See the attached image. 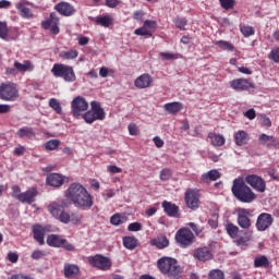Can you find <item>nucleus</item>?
Segmentation results:
<instances>
[{
	"mask_svg": "<svg viewBox=\"0 0 279 279\" xmlns=\"http://www.w3.org/2000/svg\"><path fill=\"white\" fill-rule=\"evenodd\" d=\"M65 208H69V201L61 198L58 201H52L48 204L47 210L49 215L60 223L72 226H82L84 221V216L80 213H69L65 211Z\"/></svg>",
	"mask_w": 279,
	"mask_h": 279,
	"instance_id": "f257e3e1",
	"label": "nucleus"
},
{
	"mask_svg": "<svg viewBox=\"0 0 279 279\" xmlns=\"http://www.w3.org/2000/svg\"><path fill=\"white\" fill-rule=\"evenodd\" d=\"M64 197L70 199L75 208H78L80 210H90L95 204L93 194L80 183L70 184L64 192Z\"/></svg>",
	"mask_w": 279,
	"mask_h": 279,
	"instance_id": "f03ea898",
	"label": "nucleus"
},
{
	"mask_svg": "<svg viewBox=\"0 0 279 279\" xmlns=\"http://www.w3.org/2000/svg\"><path fill=\"white\" fill-rule=\"evenodd\" d=\"M157 265L159 271L170 279H180L182 278V274H184V268L172 257H161L158 259Z\"/></svg>",
	"mask_w": 279,
	"mask_h": 279,
	"instance_id": "7ed1b4c3",
	"label": "nucleus"
},
{
	"mask_svg": "<svg viewBox=\"0 0 279 279\" xmlns=\"http://www.w3.org/2000/svg\"><path fill=\"white\" fill-rule=\"evenodd\" d=\"M234 197L242 204H252L256 199V194L252 191L243 179H235L231 189Z\"/></svg>",
	"mask_w": 279,
	"mask_h": 279,
	"instance_id": "20e7f679",
	"label": "nucleus"
},
{
	"mask_svg": "<svg viewBox=\"0 0 279 279\" xmlns=\"http://www.w3.org/2000/svg\"><path fill=\"white\" fill-rule=\"evenodd\" d=\"M90 110L83 114L85 123H95V121H104L106 119V111L101 108V105L98 101L90 102Z\"/></svg>",
	"mask_w": 279,
	"mask_h": 279,
	"instance_id": "39448f33",
	"label": "nucleus"
},
{
	"mask_svg": "<svg viewBox=\"0 0 279 279\" xmlns=\"http://www.w3.org/2000/svg\"><path fill=\"white\" fill-rule=\"evenodd\" d=\"M51 73L54 77H62L64 82H75L77 80L75 71H73V66L71 65L56 63L51 69Z\"/></svg>",
	"mask_w": 279,
	"mask_h": 279,
	"instance_id": "423d86ee",
	"label": "nucleus"
},
{
	"mask_svg": "<svg viewBox=\"0 0 279 279\" xmlns=\"http://www.w3.org/2000/svg\"><path fill=\"white\" fill-rule=\"evenodd\" d=\"M238 215L236 223L242 230H250L252 228V217H254V210L239 207L235 209Z\"/></svg>",
	"mask_w": 279,
	"mask_h": 279,
	"instance_id": "0eeeda50",
	"label": "nucleus"
},
{
	"mask_svg": "<svg viewBox=\"0 0 279 279\" xmlns=\"http://www.w3.org/2000/svg\"><path fill=\"white\" fill-rule=\"evenodd\" d=\"M0 99L2 101H16L19 99V89L14 83H2L0 85Z\"/></svg>",
	"mask_w": 279,
	"mask_h": 279,
	"instance_id": "6e6552de",
	"label": "nucleus"
},
{
	"mask_svg": "<svg viewBox=\"0 0 279 279\" xmlns=\"http://www.w3.org/2000/svg\"><path fill=\"white\" fill-rule=\"evenodd\" d=\"M175 241L180 247H189L195 243V234L189 228H182L177 232Z\"/></svg>",
	"mask_w": 279,
	"mask_h": 279,
	"instance_id": "1a4fd4ad",
	"label": "nucleus"
},
{
	"mask_svg": "<svg viewBox=\"0 0 279 279\" xmlns=\"http://www.w3.org/2000/svg\"><path fill=\"white\" fill-rule=\"evenodd\" d=\"M88 110V101L82 96L75 97L71 102V113L75 119H80V117H84L82 112H86Z\"/></svg>",
	"mask_w": 279,
	"mask_h": 279,
	"instance_id": "9d476101",
	"label": "nucleus"
},
{
	"mask_svg": "<svg viewBox=\"0 0 279 279\" xmlns=\"http://www.w3.org/2000/svg\"><path fill=\"white\" fill-rule=\"evenodd\" d=\"M89 265L92 267H96L97 269H100L101 271H108L110 267H112V262H110V258L104 257L101 255L92 256L88 258Z\"/></svg>",
	"mask_w": 279,
	"mask_h": 279,
	"instance_id": "9b49d317",
	"label": "nucleus"
},
{
	"mask_svg": "<svg viewBox=\"0 0 279 279\" xmlns=\"http://www.w3.org/2000/svg\"><path fill=\"white\" fill-rule=\"evenodd\" d=\"M274 223V217L271 214L263 213L257 217L255 228L258 232H265L268 228H271Z\"/></svg>",
	"mask_w": 279,
	"mask_h": 279,
	"instance_id": "f8f14e48",
	"label": "nucleus"
},
{
	"mask_svg": "<svg viewBox=\"0 0 279 279\" xmlns=\"http://www.w3.org/2000/svg\"><path fill=\"white\" fill-rule=\"evenodd\" d=\"M246 184H250L252 189L257 191L258 193H265L267 189V183H265V180L263 178L256 175V174H251L245 178Z\"/></svg>",
	"mask_w": 279,
	"mask_h": 279,
	"instance_id": "ddd939ff",
	"label": "nucleus"
},
{
	"mask_svg": "<svg viewBox=\"0 0 279 279\" xmlns=\"http://www.w3.org/2000/svg\"><path fill=\"white\" fill-rule=\"evenodd\" d=\"M185 204L191 210H197L199 208V191L187 190L185 193Z\"/></svg>",
	"mask_w": 279,
	"mask_h": 279,
	"instance_id": "4468645a",
	"label": "nucleus"
},
{
	"mask_svg": "<svg viewBox=\"0 0 279 279\" xmlns=\"http://www.w3.org/2000/svg\"><path fill=\"white\" fill-rule=\"evenodd\" d=\"M60 19H58V15L56 13H51L50 17L43 22V27L45 29H50V33L57 36V34H60Z\"/></svg>",
	"mask_w": 279,
	"mask_h": 279,
	"instance_id": "2eb2a0df",
	"label": "nucleus"
},
{
	"mask_svg": "<svg viewBox=\"0 0 279 279\" xmlns=\"http://www.w3.org/2000/svg\"><path fill=\"white\" fill-rule=\"evenodd\" d=\"M154 84V77L151 75L144 73L140 75L135 81H134V86L135 88H138L140 90H143L145 88H150Z\"/></svg>",
	"mask_w": 279,
	"mask_h": 279,
	"instance_id": "dca6fc26",
	"label": "nucleus"
},
{
	"mask_svg": "<svg viewBox=\"0 0 279 279\" xmlns=\"http://www.w3.org/2000/svg\"><path fill=\"white\" fill-rule=\"evenodd\" d=\"M193 258L201 260V263H206V260H213V253H210V250L206 246L198 247L194 250Z\"/></svg>",
	"mask_w": 279,
	"mask_h": 279,
	"instance_id": "f3484780",
	"label": "nucleus"
},
{
	"mask_svg": "<svg viewBox=\"0 0 279 279\" xmlns=\"http://www.w3.org/2000/svg\"><path fill=\"white\" fill-rule=\"evenodd\" d=\"M64 180H66V177L60 173H50L48 174L46 182L49 186H52L53 189H60V186L64 184Z\"/></svg>",
	"mask_w": 279,
	"mask_h": 279,
	"instance_id": "a211bd4d",
	"label": "nucleus"
},
{
	"mask_svg": "<svg viewBox=\"0 0 279 279\" xmlns=\"http://www.w3.org/2000/svg\"><path fill=\"white\" fill-rule=\"evenodd\" d=\"M231 88L233 90H247V88H256V85L246 78H236L231 82Z\"/></svg>",
	"mask_w": 279,
	"mask_h": 279,
	"instance_id": "6ab92c4d",
	"label": "nucleus"
},
{
	"mask_svg": "<svg viewBox=\"0 0 279 279\" xmlns=\"http://www.w3.org/2000/svg\"><path fill=\"white\" fill-rule=\"evenodd\" d=\"M54 10H57L59 14H62V16H73V14H75V7L69 2H59L54 7Z\"/></svg>",
	"mask_w": 279,
	"mask_h": 279,
	"instance_id": "aec40b11",
	"label": "nucleus"
},
{
	"mask_svg": "<svg viewBox=\"0 0 279 279\" xmlns=\"http://www.w3.org/2000/svg\"><path fill=\"white\" fill-rule=\"evenodd\" d=\"M29 5V1L27 0H21L15 4L16 10L20 12V16L22 19H33L34 14L32 13V10L27 8Z\"/></svg>",
	"mask_w": 279,
	"mask_h": 279,
	"instance_id": "412c9836",
	"label": "nucleus"
},
{
	"mask_svg": "<svg viewBox=\"0 0 279 279\" xmlns=\"http://www.w3.org/2000/svg\"><path fill=\"white\" fill-rule=\"evenodd\" d=\"M259 144L264 147H278L279 142L274 135L263 133L259 135Z\"/></svg>",
	"mask_w": 279,
	"mask_h": 279,
	"instance_id": "4be33fe9",
	"label": "nucleus"
},
{
	"mask_svg": "<svg viewBox=\"0 0 279 279\" xmlns=\"http://www.w3.org/2000/svg\"><path fill=\"white\" fill-rule=\"evenodd\" d=\"M162 208L165 213L168 215V217H174V218L180 217V214H179L180 209L175 204L165 201L162 203Z\"/></svg>",
	"mask_w": 279,
	"mask_h": 279,
	"instance_id": "5701e85b",
	"label": "nucleus"
},
{
	"mask_svg": "<svg viewBox=\"0 0 279 279\" xmlns=\"http://www.w3.org/2000/svg\"><path fill=\"white\" fill-rule=\"evenodd\" d=\"M233 138L238 147H243V145H247V143H250V134L245 131L235 132Z\"/></svg>",
	"mask_w": 279,
	"mask_h": 279,
	"instance_id": "b1692460",
	"label": "nucleus"
},
{
	"mask_svg": "<svg viewBox=\"0 0 279 279\" xmlns=\"http://www.w3.org/2000/svg\"><path fill=\"white\" fill-rule=\"evenodd\" d=\"M16 136H19V138H34L36 131L32 126H23L17 130Z\"/></svg>",
	"mask_w": 279,
	"mask_h": 279,
	"instance_id": "393cba45",
	"label": "nucleus"
},
{
	"mask_svg": "<svg viewBox=\"0 0 279 279\" xmlns=\"http://www.w3.org/2000/svg\"><path fill=\"white\" fill-rule=\"evenodd\" d=\"M182 108H184V106L182 105V102L178 101L168 102L163 106V110L168 112V114H178V112H180Z\"/></svg>",
	"mask_w": 279,
	"mask_h": 279,
	"instance_id": "a878e982",
	"label": "nucleus"
},
{
	"mask_svg": "<svg viewBox=\"0 0 279 279\" xmlns=\"http://www.w3.org/2000/svg\"><path fill=\"white\" fill-rule=\"evenodd\" d=\"M49 227L43 225L36 226V241L39 242V245H45V234H48Z\"/></svg>",
	"mask_w": 279,
	"mask_h": 279,
	"instance_id": "bb28decb",
	"label": "nucleus"
},
{
	"mask_svg": "<svg viewBox=\"0 0 279 279\" xmlns=\"http://www.w3.org/2000/svg\"><path fill=\"white\" fill-rule=\"evenodd\" d=\"M65 278H75L80 274V267L74 264H65L63 267Z\"/></svg>",
	"mask_w": 279,
	"mask_h": 279,
	"instance_id": "cd10ccee",
	"label": "nucleus"
},
{
	"mask_svg": "<svg viewBox=\"0 0 279 279\" xmlns=\"http://www.w3.org/2000/svg\"><path fill=\"white\" fill-rule=\"evenodd\" d=\"M66 243V240L61 239L60 235L51 234L47 238V244L50 247H62Z\"/></svg>",
	"mask_w": 279,
	"mask_h": 279,
	"instance_id": "c85d7f7f",
	"label": "nucleus"
},
{
	"mask_svg": "<svg viewBox=\"0 0 279 279\" xmlns=\"http://www.w3.org/2000/svg\"><path fill=\"white\" fill-rule=\"evenodd\" d=\"M21 197L22 198H20L19 202H21L22 204H32V202H34L36 197V189L33 187L26 192H23Z\"/></svg>",
	"mask_w": 279,
	"mask_h": 279,
	"instance_id": "c756f323",
	"label": "nucleus"
},
{
	"mask_svg": "<svg viewBox=\"0 0 279 279\" xmlns=\"http://www.w3.org/2000/svg\"><path fill=\"white\" fill-rule=\"evenodd\" d=\"M219 178H221V173H219L217 170H210L202 174L201 180L205 183H208L215 182L216 180H219Z\"/></svg>",
	"mask_w": 279,
	"mask_h": 279,
	"instance_id": "7c9ffc66",
	"label": "nucleus"
},
{
	"mask_svg": "<svg viewBox=\"0 0 279 279\" xmlns=\"http://www.w3.org/2000/svg\"><path fill=\"white\" fill-rule=\"evenodd\" d=\"M13 66L14 69H16L17 73H26V71H34V66L29 61H24L23 63L15 61Z\"/></svg>",
	"mask_w": 279,
	"mask_h": 279,
	"instance_id": "2f4dec72",
	"label": "nucleus"
},
{
	"mask_svg": "<svg viewBox=\"0 0 279 279\" xmlns=\"http://www.w3.org/2000/svg\"><path fill=\"white\" fill-rule=\"evenodd\" d=\"M208 138H210V143L214 147L226 145V137L221 134L209 133Z\"/></svg>",
	"mask_w": 279,
	"mask_h": 279,
	"instance_id": "473e14b6",
	"label": "nucleus"
},
{
	"mask_svg": "<svg viewBox=\"0 0 279 279\" xmlns=\"http://www.w3.org/2000/svg\"><path fill=\"white\" fill-rule=\"evenodd\" d=\"M150 245L157 247L158 250H165V247H169V239L166 236L153 239L150 241Z\"/></svg>",
	"mask_w": 279,
	"mask_h": 279,
	"instance_id": "72a5a7b5",
	"label": "nucleus"
},
{
	"mask_svg": "<svg viewBox=\"0 0 279 279\" xmlns=\"http://www.w3.org/2000/svg\"><path fill=\"white\" fill-rule=\"evenodd\" d=\"M225 229L231 239H236L239 236V232H241V229H239V227L232 222H228L225 226Z\"/></svg>",
	"mask_w": 279,
	"mask_h": 279,
	"instance_id": "f704fd0d",
	"label": "nucleus"
},
{
	"mask_svg": "<svg viewBox=\"0 0 279 279\" xmlns=\"http://www.w3.org/2000/svg\"><path fill=\"white\" fill-rule=\"evenodd\" d=\"M123 245L126 250H136L138 240L134 236H125L123 238Z\"/></svg>",
	"mask_w": 279,
	"mask_h": 279,
	"instance_id": "c9c22d12",
	"label": "nucleus"
},
{
	"mask_svg": "<svg viewBox=\"0 0 279 279\" xmlns=\"http://www.w3.org/2000/svg\"><path fill=\"white\" fill-rule=\"evenodd\" d=\"M128 221V216L124 214H116L110 218L112 226H121Z\"/></svg>",
	"mask_w": 279,
	"mask_h": 279,
	"instance_id": "e433bc0d",
	"label": "nucleus"
},
{
	"mask_svg": "<svg viewBox=\"0 0 279 279\" xmlns=\"http://www.w3.org/2000/svg\"><path fill=\"white\" fill-rule=\"evenodd\" d=\"M80 53L77 50H63L59 53V58L62 60H75Z\"/></svg>",
	"mask_w": 279,
	"mask_h": 279,
	"instance_id": "4c0bfd02",
	"label": "nucleus"
},
{
	"mask_svg": "<svg viewBox=\"0 0 279 279\" xmlns=\"http://www.w3.org/2000/svg\"><path fill=\"white\" fill-rule=\"evenodd\" d=\"M96 23L101 27H110L112 25V17L110 15L97 17Z\"/></svg>",
	"mask_w": 279,
	"mask_h": 279,
	"instance_id": "58836bf2",
	"label": "nucleus"
},
{
	"mask_svg": "<svg viewBox=\"0 0 279 279\" xmlns=\"http://www.w3.org/2000/svg\"><path fill=\"white\" fill-rule=\"evenodd\" d=\"M45 149L48 151H56L60 147V140H50L44 144Z\"/></svg>",
	"mask_w": 279,
	"mask_h": 279,
	"instance_id": "ea45409f",
	"label": "nucleus"
},
{
	"mask_svg": "<svg viewBox=\"0 0 279 279\" xmlns=\"http://www.w3.org/2000/svg\"><path fill=\"white\" fill-rule=\"evenodd\" d=\"M49 106L54 110V112H57V114H62V105H60V100L51 98L49 100Z\"/></svg>",
	"mask_w": 279,
	"mask_h": 279,
	"instance_id": "a19ab883",
	"label": "nucleus"
},
{
	"mask_svg": "<svg viewBox=\"0 0 279 279\" xmlns=\"http://www.w3.org/2000/svg\"><path fill=\"white\" fill-rule=\"evenodd\" d=\"M254 267H269V259L266 256L255 258Z\"/></svg>",
	"mask_w": 279,
	"mask_h": 279,
	"instance_id": "79ce46f5",
	"label": "nucleus"
},
{
	"mask_svg": "<svg viewBox=\"0 0 279 279\" xmlns=\"http://www.w3.org/2000/svg\"><path fill=\"white\" fill-rule=\"evenodd\" d=\"M216 45L222 49V51H234V46L229 41L219 40Z\"/></svg>",
	"mask_w": 279,
	"mask_h": 279,
	"instance_id": "37998d69",
	"label": "nucleus"
},
{
	"mask_svg": "<svg viewBox=\"0 0 279 279\" xmlns=\"http://www.w3.org/2000/svg\"><path fill=\"white\" fill-rule=\"evenodd\" d=\"M240 32L245 38H250V36H254L255 34L254 27L247 25L241 26Z\"/></svg>",
	"mask_w": 279,
	"mask_h": 279,
	"instance_id": "c03bdc74",
	"label": "nucleus"
},
{
	"mask_svg": "<svg viewBox=\"0 0 279 279\" xmlns=\"http://www.w3.org/2000/svg\"><path fill=\"white\" fill-rule=\"evenodd\" d=\"M171 175H173L171 169L165 168L160 171L159 178L162 182H167L168 180H171Z\"/></svg>",
	"mask_w": 279,
	"mask_h": 279,
	"instance_id": "a18cd8bd",
	"label": "nucleus"
},
{
	"mask_svg": "<svg viewBox=\"0 0 279 279\" xmlns=\"http://www.w3.org/2000/svg\"><path fill=\"white\" fill-rule=\"evenodd\" d=\"M11 197H13L14 199H17V202L22 198V194L23 192H21V186L19 185H12L11 187Z\"/></svg>",
	"mask_w": 279,
	"mask_h": 279,
	"instance_id": "49530a36",
	"label": "nucleus"
},
{
	"mask_svg": "<svg viewBox=\"0 0 279 279\" xmlns=\"http://www.w3.org/2000/svg\"><path fill=\"white\" fill-rule=\"evenodd\" d=\"M220 1V5L221 8H223V10H232V8H234L236 1L235 0H219Z\"/></svg>",
	"mask_w": 279,
	"mask_h": 279,
	"instance_id": "de8ad7c7",
	"label": "nucleus"
},
{
	"mask_svg": "<svg viewBox=\"0 0 279 279\" xmlns=\"http://www.w3.org/2000/svg\"><path fill=\"white\" fill-rule=\"evenodd\" d=\"M136 36H151V31L146 28L145 25L134 31Z\"/></svg>",
	"mask_w": 279,
	"mask_h": 279,
	"instance_id": "09e8293b",
	"label": "nucleus"
},
{
	"mask_svg": "<svg viewBox=\"0 0 279 279\" xmlns=\"http://www.w3.org/2000/svg\"><path fill=\"white\" fill-rule=\"evenodd\" d=\"M159 56L163 62L167 60H178V54L171 52H160Z\"/></svg>",
	"mask_w": 279,
	"mask_h": 279,
	"instance_id": "8fccbe9b",
	"label": "nucleus"
},
{
	"mask_svg": "<svg viewBox=\"0 0 279 279\" xmlns=\"http://www.w3.org/2000/svg\"><path fill=\"white\" fill-rule=\"evenodd\" d=\"M129 232H141L143 225L141 222H133L128 226Z\"/></svg>",
	"mask_w": 279,
	"mask_h": 279,
	"instance_id": "3c124183",
	"label": "nucleus"
},
{
	"mask_svg": "<svg viewBox=\"0 0 279 279\" xmlns=\"http://www.w3.org/2000/svg\"><path fill=\"white\" fill-rule=\"evenodd\" d=\"M0 38H8V23L0 22Z\"/></svg>",
	"mask_w": 279,
	"mask_h": 279,
	"instance_id": "603ef678",
	"label": "nucleus"
},
{
	"mask_svg": "<svg viewBox=\"0 0 279 279\" xmlns=\"http://www.w3.org/2000/svg\"><path fill=\"white\" fill-rule=\"evenodd\" d=\"M117 193H119V190L114 191L113 189H110L102 193V197L105 202H108V199H111V197H114Z\"/></svg>",
	"mask_w": 279,
	"mask_h": 279,
	"instance_id": "864d4df0",
	"label": "nucleus"
},
{
	"mask_svg": "<svg viewBox=\"0 0 279 279\" xmlns=\"http://www.w3.org/2000/svg\"><path fill=\"white\" fill-rule=\"evenodd\" d=\"M173 23L175 24L177 27H179V29H184V27H186V19L184 17H177Z\"/></svg>",
	"mask_w": 279,
	"mask_h": 279,
	"instance_id": "5fc2aeb1",
	"label": "nucleus"
},
{
	"mask_svg": "<svg viewBox=\"0 0 279 279\" xmlns=\"http://www.w3.org/2000/svg\"><path fill=\"white\" fill-rule=\"evenodd\" d=\"M223 278H225V275H223V271L221 270H213L209 274V279H223Z\"/></svg>",
	"mask_w": 279,
	"mask_h": 279,
	"instance_id": "6e6d98bb",
	"label": "nucleus"
},
{
	"mask_svg": "<svg viewBox=\"0 0 279 279\" xmlns=\"http://www.w3.org/2000/svg\"><path fill=\"white\" fill-rule=\"evenodd\" d=\"M270 58L272 62H276L277 64H279V48L271 50Z\"/></svg>",
	"mask_w": 279,
	"mask_h": 279,
	"instance_id": "4d7b16f0",
	"label": "nucleus"
},
{
	"mask_svg": "<svg viewBox=\"0 0 279 279\" xmlns=\"http://www.w3.org/2000/svg\"><path fill=\"white\" fill-rule=\"evenodd\" d=\"M153 143L155 144L156 147H158V149H160L161 147H165V141H162L160 136H155L153 138Z\"/></svg>",
	"mask_w": 279,
	"mask_h": 279,
	"instance_id": "13d9d810",
	"label": "nucleus"
},
{
	"mask_svg": "<svg viewBox=\"0 0 279 279\" xmlns=\"http://www.w3.org/2000/svg\"><path fill=\"white\" fill-rule=\"evenodd\" d=\"M121 4V1L119 0H106L105 1V5H107V8H118V5Z\"/></svg>",
	"mask_w": 279,
	"mask_h": 279,
	"instance_id": "bf43d9fd",
	"label": "nucleus"
},
{
	"mask_svg": "<svg viewBox=\"0 0 279 279\" xmlns=\"http://www.w3.org/2000/svg\"><path fill=\"white\" fill-rule=\"evenodd\" d=\"M144 27L148 28L150 32L153 29H156V21H151V20H146L144 22Z\"/></svg>",
	"mask_w": 279,
	"mask_h": 279,
	"instance_id": "052dcab7",
	"label": "nucleus"
},
{
	"mask_svg": "<svg viewBox=\"0 0 279 279\" xmlns=\"http://www.w3.org/2000/svg\"><path fill=\"white\" fill-rule=\"evenodd\" d=\"M107 171L108 173H121L123 170L114 165H111L107 167Z\"/></svg>",
	"mask_w": 279,
	"mask_h": 279,
	"instance_id": "680f3d73",
	"label": "nucleus"
},
{
	"mask_svg": "<svg viewBox=\"0 0 279 279\" xmlns=\"http://www.w3.org/2000/svg\"><path fill=\"white\" fill-rule=\"evenodd\" d=\"M129 134L136 136L138 134V126L136 124H129Z\"/></svg>",
	"mask_w": 279,
	"mask_h": 279,
	"instance_id": "e2e57ef3",
	"label": "nucleus"
},
{
	"mask_svg": "<svg viewBox=\"0 0 279 279\" xmlns=\"http://www.w3.org/2000/svg\"><path fill=\"white\" fill-rule=\"evenodd\" d=\"M8 260H10V263H17L19 262V254H16L14 252H9Z\"/></svg>",
	"mask_w": 279,
	"mask_h": 279,
	"instance_id": "0e129e2a",
	"label": "nucleus"
},
{
	"mask_svg": "<svg viewBox=\"0 0 279 279\" xmlns=\"http://www.w3.org/2000/svg\"><path fill=\"white\" fill-rule=\"evenodd\" d=\"M244 116L246 117V119H250V121L256 119V111L254 109H248Z\"/></svg>",
	"mask_w": 279,
	"mask_h": 279,
	"instance_id": "69168bd1",
	"label": "nucleus"
},
{
	"mask_svg": "<svg viewBox=\"0 0 279 279\" xmlns=\"http://www.w3.org/2000/svg\"><path fill=\"white\" fill-rule=\"evenodd\" d=\"M187 226L195 232V234H202V229L195 222H190Z\"/></svg>",
	"mask_w": 279,
	"mask_h": 279,
	"instance_id": "338daca9",
	"label": "nucleus"
},
{
	"mask_svg": "<svg viewBox=\"0 0 279 279\" xmlns=\"http://www.w3.org/2000/svg\"><path fill=\"white\" fill-rule=\"evenodd\" d=\"M89 40L90 39L86 36H80L78 37V45H81V47H86V45H88Z\"/></svg>",
	"mask_w": 279,
	"mask_h": 279,
	"instance_id": "774afa93",
	"label": "nucleus"
}]
</instances>
